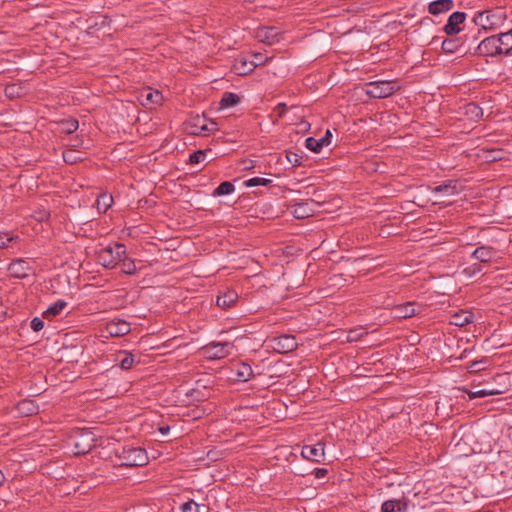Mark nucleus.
I'll return each instance as SVG.
<instances>
[{
  "label": "nucleus",
  "instance_id": "1",
  "mask_svg": "<svg viewBox=\"0 0 512 512\" xmlns=\"http://www.w3.org/2000/svg\"><path fill=\"white\" fill-rule=\"evenodd\" d=\"M507 17L506 11L499 7L477 12L473 21L477 26L484 30L494 31L505 24Z\"/></svg>",
  "mask_w": 512,
  "mask_h": 512
},
{
  "label": "nucleus",
  "instance_id": "2",
  "mask_svg": "<svg viewBox=\"0 0 512 512\" xmlns=\"http://www.w3.org/2000/svg\"><path fill=\"white\" fill-rule=\"evenodd\" d=\"M119 466L141 467L148 464V455L145 449L134 446H124L115 451Z\"/></svg>",
  "mask_w": 512,
  "mask_h": 512
},
{
  "label": "nucleus",
  "instance_id": "3",
  "mask_svg": "<svg viewBox=\"0 0 512 512\" xmlns=\"http://www.w3.org/2000/svg\"><path fill=\"white\" fill-rule=\"evenodd\" d=\"M126 255V246L122 243H112L97 250V262L104 268L112 269Z\"/></svg>",
  "mask_w": 512,
  "mask_h": 512
},
{
  "label": "nucleus",
  "instance_id": "4",
  "mask_svg": "<svg viewBox=\"0 0 512 512\" xmlns=\"http://www.w3.org/2000/svg\"><path fill=\"white\" fill-rule=\"evenodd\" d=\"M400 89L396 81L377 80L365 84L367 96L374 99L387 98Z\"/></svg>",
  "mask_w": 512,
  "mask_h": 512
},
{
  "label": "nucleus",
  "instance_id": "5",
  "mask_svg": "<svg viewBox=\"0 0 512 512\" xmlns=\"http://www.w3.org/2000/svg\"><path fill=\"white\" fill-rule=\"evenodd\" d=\"M233 348L234 345L230 342H210L201 351L205 358L219 360L229 356Z\"/></svg>",
  "mask_w": 512,
  "mask_h": 512
},
{
  "label": "nucleus",
  "instance_id": "6",
  "mask_svg": "<svg viewBox=\"0 0 512 512\" xmlns=\"http://www.w3.org/2000/svg\"><path fill=\"white\" fill-rule=\"evenodd\" d=\"M188 129L192 135H208L218 128L216 122L208 121L204 115H196L189 120Z\"/></svg>",
  "mask_w": 512,
  "mask_h": 512
},
{
  "label": "nucleus",
  "instance_id": "7",
  "mask_svg": "<svg viewBox=\"0 0 512 512\" xmlns=\"http://www.w3.org/2000/svg\"><path fill=\"white\" fill-rule=\"evenodd\" d=\"M476 54L485 57L503 55V47L500 46L497 35L483 39L476 48Z\"/></svg>",
  "mask_w": 512,
  "mask_h": 512
},
{
  "label": "nucleus",
  "instance_id": "8",
  "mask_svg": "<svg viewBox=\"0 0 512 512\" xmlns=\"http://www.w3.org/2000/svg\"><path fill=\"white\" fill-rule=\"evenodd\" d=\"M281 31L274 26H263L255 30V38L268 45H273L281 40Z\"/></svg>",
  "mask_w": 512,
  "mask_h": 512
},
{
  "label": "nucleus",
  "instance_id": "9",
  "mask_svg": "<svg viewBox=\"0 0 512 512\" xmlns=\"http://www.w3.org/2000/svg\"><path fill=\"white\" fill-rule=\"evenodd\" d=\"M298 347V342L293 335H281L272 339V348L280 354H286L294 351Z\"/></svg>",
  "mask_w": 512,
  "mask_h": 512
},
{
  "label": "nucleus",
  "instance_id": "10",
  "mask_svg": "<svg viewBox=\"0 0 512 512\" xmlns=\"http://www.w3.org/2000/svg\"><path fill=\"white\" fill-rule=\"evenodd\" d=\"M325 444L322 441L317 442L314 445H305L302 447L301 455L303 458L320 463L325 458Z\"/></svg>",
  "mask_w": 512,
  "mask_h": 512
},
{
  "label": "nucleus",
  "instance_id": "11",
  "mask_svg": "<svg viewBox=\"0 0 512 512\" xmlns=\"http://www.w3.org/2000/svg\"><path fill=\"white\" fill-rule=\"evenodd\" d=\"M466 19V14L464 12L456 11L453 12L447 20V23L443 27V31L449 35H457L462 31V24Z\"/></svg>",
  "mask_w": 512,
  "mask_h": 512
},
{
  "label": "nucleus",
  "instance_id": "12",
  "mask_svg": "<svg viewBox=\"0 0 512 512\" xmlns=\"http://www.w3.org/2000/svg\"><path fill=\"white\" fill-rule=\"evenodd\" d=\"M32 270L29 263L22 258L13 260L8 266L9 274L18 279L26 278Z\"/></svg>",
  "mask_w": 512,
  "mask_h": 512
},
{
  "label": "nucleus",
  "instance_id": "13",
  "mask_svg": "<svg viewBox=\"0 0 512 512\" xmlns=\"http://www.w3.org/2000/svg\"><path fill=\"white\" fill-rule=\"evenodd\" d=\"M106 331L113 337H121L130 333L131 325L125 320L116 319L106 324Z\"/></svg>",
  "mask_w": 512,
  "mask_h": 512
},
{
  "label": "nucleus",
  "instance_id": "14",
  "mask_svg": "<svg viewBox=\"0 0 512 512\" xmlns=\"http://www.w3.org/2000/svg\"><path fill=\"white\" fill-rule=\"evenodd\" d=\"M331 138H332V133L328 129V130H326L325 135L320 139H316L314 137H308L305 140V147L312 152L318 153L321 151V149L324 146H328L331 143Z\"/></svg>",
  "mask_w": 512,
  "mask_h": 512
},
{
  "label": "nucleus",
  "instance_id": "15",
  "mask_svg": "<svg viewBox=\"0 0 512 512\" xmlns=\"http://www.w3.org/2000/svg\"><path fill=\"white\" fill-rule=\"evenodd\" d=\"M94 438L91 432H83L81 433L79 440L74 441L75 453L76 454H86L88 453L92 447Z\"/></svg>",
  "mask_w": 512,
  "mask_h": 512
},
{
  "label": "nucleus",
  "instance_id": "16",
  "mask_svg": "<svg viewBox=\"0 0 512 512\" xmlns=\"http://www.w3.org/2000/svg\"><path fill=\"white\" fill-rule=\"evenodd\" d=\"M432 192L441 197H451L459 193L458 181L448 180L441 185L432 188Z\"/></svg>",
  "mask_w": 512,
  "mask_h": 512
},
{
  "label": "nucleus",
  "instance_id": "17",
  "mask_svg": "<svg viewBox=\"0 0 512 512\" xmlns=\"http://www.w3.org/2000/svg\"><path fill=\"white\" fill-rule=\"evenodd\" d=\"M142 104L148 105H159L163 102V95L158 90H153L150 87L144 88L140 94Z\"/></svg>",
  "mask_w": 512,
  "mask_h": 512
},
{
  "label": "nucleus",
  "instance_id": "18",
  "mask_svg": "<svg viewBox=\"0 0 512 512\" xmlns=\"http://www.w3.org/2000/svg\"><path fill=\"white\" fill-rule=\"evenodd\" d=\"M497 254L496 249L491 246H480L477 247L471 254V257L481 263L491 262Z\"/></svg>",
  "mask_w": 512,
  "mask_h": 512
},
{
  "label": "nucleus",
  "instance_id": "19",
  "mask_svg": "<svg viewBox=\"0 0 512 512\" xmlns=\"http://www.w3.org/2000/svg\"><path fill=\"white\" fill-rule=\"evenodd\" d=\"M392 314L395 318L406 319L413 317L417 314L415 304L413 302H407L404 304L395 305L392 308Z\"/></svg>",
  "mask_w": 512,
  "mask_h": 512
},
{
  "label": "nucleus",
  "instance_id": "20",
  "mask_svg": "<svg viewBox=\"0 0 512 512\" xmlns=\"http://www.w3.org/2000/svg\"><path fill=\"white\" fill-rule=\"evenodd\" d=\"M113 361L119 364L121 369L129 370L135 363V355L128 351H117L113 354Z\"/></svg>",
  "mask_w": 512,
  "mask_h": 512
},
{
  "label": "nucleus",
  "instance_id": "21",
  "mask_svg": "<svg viewBox=\"0 0 512 512\" xmlns=\"http://www.w3.org/2000/svg\"><path fill=\"white\" fill-rule=\"evenodd\" d=\"M454 7L453 0H435L429 3L428 12L437 16L450 11Z\"/></svg>",
  "mask_w": 512,
  "mask_h": 512
},
{
  "label": "nucleus",
  "instance_id": "22",
  "mask_svg": "<svg viewBox=\"0 0 512 512\" xmlns=\"http://www.w3.org/2000/svg\"><path fill=\"white\" fill-rule=\"evenodd\" d=\"M238 300V294L234 290H226L217 297L216 304L222 309L231 308Z\"/></svg>",
  "mask_w": 512,
  "mask_h": 512
},
{
  "label": "nucleus",
  "instance_id": "23",
  "mask_svg": "<svg viewBox=\"0 0 512 512\" xmlns=\"http://www.w3.org/2000/svg\"><path fill=\"white\" fill-rule=\"evenodd\" d=\"M408 508L405 499H390L383 502L381 512H406Z\"/></svg>",
  "mask_w": 512,
  "mask_h": 512
},
{
  "label": "nucleus",
  "instance_id": "24",
  "mask_svg": "<svg viewBox=\"0 0 512 512\" xmlns=\"http://www.w3.org/2000/svg\"><path fill=\"white\" fill-rule=\"evenodd\" d=\"M292 214L297 219H304L312 216L313 209L308 202L296 203L292 206Z\"/></svg>",
  "mask_w": 512,
  "mask_h": 512
},
{
  "label": "nucleus",
  "instance_id": "25",
  "mask_svg": "<svg viewBox=\"0 0 512 512\" xmlns=\"http://www.w3.org/2000/svg\"><path fill=\"white\" fill-rule=\"evenodd\" d=\"M463 114L471 121H477L483 116V110L476 103L471 102L463 106Z\"/></svg>",
  "mask_w": 512,
  "mask_h": 512
},
{
  "label": "nucleus",
  "instance_id": "26",
  "mask_svg": "<svg viewBox=\"0 0 512 512\" xmlns=\"http://www.w3.org/2000/svg\"><path fill=\"white\" fill-rule=\"evenodd\" d=\"M38 405L30 399H24L17 404V410L24 416H31L38 413Z\"/></svg>",
  "mask_w": 512,
  "mask_h": 512
},
{
  "label": "nucleus",
  "instance_id": "27",
  "mask_svg": "<svg viewBox=\"0 0 512 512\" xmlns=\"http://www.w3.org/2000/svg\"><path fill=\"white\" fill-rule=\"evenodd\" d=\"M500 46L503 47V55L512 54V28L506 32L497 34Z\"/></svg>",
  "mask_w": 512,
  "mask_h": 512
},
{
  "label": "nucleus",
  "instance_id": "28",
  "mask_svg": "<svg viewBox=\"0 0 512 512\" xmlns=\"http://www.w3.org/2000/svg\"><path fill=\"white\" fill-rule=\"evenodd\" d=\"M473 320V314L469 311H461L460 313H456L451 317L450 323L455 326H465L471 323Z\"/></svg>",
  "mask_w": 512,
  "mask_h": 512
},
{
  "label": "nucleus",
  "instance_id": "29",
  "mask_svg": "<svg viewBox=\"0 0 512 512\" xmlns=\"http://www.w3.org/2000/svg\"><path fill=\"white\" fill-rule=\"evenodd\" d=\"M236 377L238 381L246 382L253 377L252 367L247 363H240L236 368Z\"/></svg>",
  "mask_w": 512,
  "mask_h": 512
},
{
  "label": "nucleus",
  "instance_id": "30",
  "mask_svg": "<svg viewBox=\"0 0 512 512\" xmlns=\"http://www.w3.org/2000/svg\"><path fill=\"white\" fill-rule=\"evenodd\" d=\"M462 42L460 38H447L443 40L441 49L446 54H452L459 50L461 47Z\"/></svg>",
  "mask_w": 512,
  "mask_h": 512
},
{
  "label": "nucleus",
  "instance_id": "31",
  "mask_svg": "<svg viewBox=\"0 0 512 512\" xmlns=\"http://www.w3.org/2000/svg\"><path fill=\"white\" fill-rule=\"evenodd\" d=\"M67 306V302L64 300H58L51 304L43 313L44 318L55 317L61 313V311Z\"/></svg>",
  "mask_w": 512,
  "mask_h": 512
},
{
  "label": "nucleus",
  "instance_id": "32",
  "mask_svg": "<svg viewBox=\"0 0 512 512\" xmlns=\"http://www.w3.org/2000/svg\"><path fill=\"white\" fill-rule=\"evenodd\" d=\"M234 69L239 75H247L254 71L255 64H253L251 60H239L234 65Z\"/></svg>",
  "mask_w": 512,
  "mask_h": 512
},
{
  "label": "nucleus",
  "instance_id": "33",
  "mask_svg": "<svg viewBox=\"0 0 512 512\" xmlns=\"http://www.w3.org/2000/svg\"><path fill=\"white\" fill-rule=\"evenodd\" d=\"M240 102V97L232 92H225L220 100L221 108H229Z\"/></svg>",
  "mask_w": 512,
  "mask_h": 512
},
{
  "label": "nucleus",
  "instance_id": "34",
  "mask_svg": "<svg viewBox=\"0 0 512 512\" xmlns=\"http://www.w3.org/2000/svg\"><path fill=\"white\" fill-rule=\"evenodd\" d=\"M113 203V197L110 194H101L96 200L97 209L100 212H106Z\"/></svg>",
  "mask_w": 512,
  "mask_h": 512
},
{
  "label": "nucleus",
  "instance_id": "35",
  "mask_svg": "<svg viewBox=\"0 0 512 512\" xmlns=\"http://www.w3.org/2000/svg\"><path fill=\"white\" fill-rule=\"evenodd\" d=\"M489 364V359L487 357H483L480 360L472 361L467 369L469 373H478L480 371H483L487 368Z\"/></svg>",
  "mask_w": 512,
  "mask_h": 512
},
{
  "label": "nucleus",
  "instance_id": "36",
  "mask_svg": "<svg viewBox=\"0 0 512 512\" xmlns=\"http://www.w3.org/2000/svg\"><path fill=\"white\" fill-rule=\"evenodd\" d=\"M235 190L234 185L229 181H224L214 190L213 196H224L229 195Z\"/></svg>",
  "mask_w": 512,
  "mask_h": 512
},
{
  "label": "nucleus",
  "instance_id": "37",
  "mask_svg": "<svg viewBox=\"0 0 512 512\" xmlns=\"http://www.w3.org/2000/svg\"><path fill=\"white\" fill-rule=\"evenodd\" d=\"M79 127V123L76 119H67L63 120L60 123V129L61 132L66 134H72L74 133Z\"/></svg>",
  "mask_w": 512,
  "mask_h": 512
},
{
  "label": "nucleus",
  "instance_id": "38",
  "mask_svg": "<svg viewBox=\"0 0 512 512\" xmlns=\"http://www.w3.org/2000/svg\"><path fill=\"white\" fill-rule=\"evenodd\" d=\"M18 240V236L7 232H0V249L7 248L10 243Z\"/></svg>",
  "mask_w": 512,
  "mask_h": 512
},
{
  "label": "nucleus",
  "instance_id": "39",
  "mask_svg": "<svg viewBox=\"0 0 512 512\" xmlns=\"http://www.w3.org/2000/svg\"><path fill=\"white\" fill-rule=\"evenodd\" d=\"M466 392H467L470 400L475 399V398L492 396V395H497V394L502 393V391H488V390H484V389L477 390V391H468L467 390Z\"/></svg>",
  "mask_w": 512,
  "mask_h": 512
},
{
  "label": "nucleus",
  "instance_id": "40",
  "mask_svg": "<svg viewBox=\"0 0 512 512\" xmlns=\"http://www.w3.org/2000/svg\"><path fill=\"white\" fill-rule=\"evenodd\" d=\"M272 181L270 179L262 178V177H253L244 182L246 187H255V186H266Z\"/></svg>",
  "mask_w": 512,
  "mask_h": 512
},
{
  "label": "nucleus",
  "instance_id": "41",
  "mask_svg": "<svg viewBox=\"0 0 512 512\" xmlns=\"http://www.w3.org/2000/svg\"><path fill=\"white\" fill-rule=\"evenodd\" d=\"M63 160L68 164H74L81 161L82 158L77 155L75 150H67L63 152Z\"/></svg>",
  "mask_w": 512,
  "mask_h": 512
},
{
  "label": "nucleus",
  "instance_id": "42",
  "mask_svg": "<svg viewBox=\"0 0 512 512\" xmlns=\"http://www.w3.org/2000/svg\"><path fill=\"white\" fill-rule=\"evenodd\" d=\"M286 158L293 166H299L302 163V156L296 152L288 151Z\"/></svg>",
  "mask_w": 512,
  "mask_h": 512
},
{
  "label": "nucleus",
  "instance_id": "43",
  "mask_svg": "<svg viewBox=\"0 0 512 512\" xmlns=\"http://www.w3.org/2000/svg\"><path fill=\"white\" fill-rule=\"evenodd\" d=\"M206 153L203 150H198L192 153L189 157V162L191 164H198L205 159Z\"/></svg>",
  "mask_w": 512,
  "mask_h": 512
},
{
  "label": "nucleus",
  "instance_id": "44",
  "mask_svg": "<svg viewBox=\"0 0 512 512\" xmlns=\"http://www.w3.org/2000/svg\"><path fill=\"white\" fill-rule=\"evenodd\" d=\"M251 61L253 64H255L256 68L257 66L266 64L268 62V58L265 57L262 53H253Z\"/></svg>",
  "mask_w": 512,
  "mask_h": 512
},
{
  "label": "nucleus",
  "instance_id": "45",
  "mask_svg": "<svg viewBox=\"0 0 512 512\" xmlns=\"http://www.w3.org/2000/svg\"><path fill=\"white\" fill-rule=\"evenodd\" d=\"M123 263H122V271L125 273V274H128V275H132L135 273L136 271V266H135V263L131 260L129 261H125L124 259H122Z\"/></svg>",
  "mask_w": 512,
  "mask_h": 512
},
{
  "label": "nucleus",
  "instance_id": "46",
  "mask_svg": "<svg viewBox=\"0 0 512 512\" xmlns=\"http://www.w3.org/2000/svg\"><path fill=\"white\" fill-rule=\"evenodd\" d=\"M482 270V266L480 264H472L466 268H464L463 273L469 277H472L476 275L477 273H480Z\"/></svg>",
  "mask_w": 512,
  "mask_h": 512
},
{
  "label": "nucleus",
  "instance_id": "47",
  "mask_svg": "<svg viewBox=\"0 0 512 512\" xmlns=\"http://www.w3.org/2000/svg\"><path fill=\"white\" fill-rule=\"evenodd\" d=\"M199 508H200V506L196 502H194L192 500L188 501V502H185L182 505V511L183 512H200Z\"/></svg>",
  "mask_w": 512,
  "mask_h": 512
},
{
  "label": "nucleus",
  "instance_id": "48",
  "mask_svg": "<svg viewBox=\"0 0 512 512\" xmlns=\"http://www.w3.org/2000/svg\"><path fill=\"white\" fill-rule=\"evenodd\" d=\"M30 326L33 331L38 332L43 329L44 322L39 317H35L31 320Z\"/></svg>",
  "mask_w": 512,
  "mask_h": 512
},
{
  "label": "nucleus",
  "instance_id": "49",
  "mask_svg": "<svg viewBox=\"0 0 512 512\" xmlns=\"http://www.w3.org/2000/svg\"><path fill=\"white\" fill-rule=\"evenodd\" d=\"M327 472L328 471L325 468H316L315 471H314V474H315L316 478L320 479V478L325 477Z\"/></svg>",
  "mask_w": 512,
  "mask_h": 512
},
{
  "label": "nucleus",
  "instance_id": "50",
  "mask_svg": "<svg viewBox=\"0 0 512 512\" xmlns=\"http://www.w3.org/2000/svg\"><path fill=\"white\" fill-rule=\"evenodd\" d=\"M277 110L279 111V114L282 115L286 111V104L285 103H279L277 105Z\"/></svg>",
  "mask_w": 512,
  "mask_h": 512
},
{
  "label": "nucleus",
  "instance_id": "51",
  "mask_svg": "<svg viewBox=\"0 0 512 512\" xmlns=\"http://www.w3.org/2000/svg\"><path fill=\"white\" fill-rule=\"evenodd\" d=\"M169 431H170V427L168 425L159 427V432L162 435L168 434Z\"/></svg>",
  "mask_w": 512,
  "mask_h": 512
},
{
  "label": "nucleus",
  "instance_id": "52",
  "mask_svg": "<svg viewBox=\"0 0 512 512\" xmlns=\"http://www.w3.org/2000/svg\"><path fill=\"white\" fill-rule=\"evenodd\" d=\"M432 22H433V21H432V19H431V18H429V17H424L423 19H421L420 24H421V25H424V24H429V23H432Z\"/></svg>",
  "mask_w": 512,
  "mask_h": 512
},
{
  "label": "nucleus",
  "instance_id": "53",
  "mask_svg": "<svg viewBox=\"0 0 512 512\" xmlns=\"http://www.w3.org/2000/svg\"><path fill=\"white\" fill-rule=\"evenodd\" d=\"M245 163H248V164L245 165L244 169H251L254 167L253 160L245 161Z\"/></svg>",
  "mask_w": 512,
  "mask_h": 512
},
{
  "label": "nucleus",
  "instance_id": "54",
  "mask_svg": "<svg viewBox=\"0 0 512 512\" xmlns=\"http://www.w3.org/2000/svg\"><path fill=\"white\" fill-rule=\"evenodd\" d=\"M14 88H15V86H14V85H13V86H9V87H7V88H6V93H7V94H12V93H13Z\"/></svg>",
  "mask_w": 512,
  "mask_h": 512
},
{
  "label": "nucleus",
  "instance_id": "55",
  "mask_svg": "<svg viewBox=\"0 0 512 512\" xmlns=\"http://www.w3.org/2000/svg\"><path fill=\"white\" fill-rule=\"evenodd\" d=\"M4 481H5L4 473L0 470V486L4 483Z\"/></svg>",
  "mask_w": 512,
  "mask_h": 512
},
{
  "label": "nucleus",
  "instance_id": "56",
  "mask_svg": "<svg viewBox=\"0 0 512 512\" xmlns=\"http://www.w3.org/2000/svg\"><path fill=\"white\" fill-rule=\"evenodd\" d=\"M487 390L488 391H497L496 389H491V388H488Z\"/></svg>",
  "mask_w": 512,
  "mask_h": 512
}]
</instances>
